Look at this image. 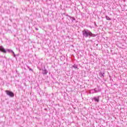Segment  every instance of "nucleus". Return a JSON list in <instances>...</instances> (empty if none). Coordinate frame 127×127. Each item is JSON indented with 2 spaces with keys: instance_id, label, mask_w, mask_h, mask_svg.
Listing matches in <instances>:
<instances>
[{
  "instance_id": "f257e3e1",
  "label": "nucleus",
  "mask_w": 127,
  "mask_h": 127,
  "mask_svg": "<svg viewBox=\"0 0 127 127\" xmlns=\"http://www.w3.org/2000/svg\"><path fill=\"white\" fill-rule=\"evenodd\" d=\"M83 35H84V36H85V37H88V36H93V34L91 32H88L86 30H84L83 32Z\"/></svg>"
},
{
  "instance_id": "f03ea898",
  "label": "nucleus",
  "mask_w": 127,
  "mask_h": 127,
  "mask_svg": "<svg viewBox=\"0 0 127 127\" xmlns=\"http://www.w3.org/2000/svg\"><path fill=\"white\" fill-rule=\"evenodd\" d=\"M5 93L8 96H9V97H11V98H13V97H14V94L13 93V92L11 91L6 90Z\"/></svg>"
},
{
  "instance_id": "7ed1b4c3",
  "label": "nucleus",
  "mask_w": 127,
  "mask_h": 127,
  "mask_svg": "<svg viewBox=\"0 0 127 127\" xmlns=\"http://www.w3.org/2000/svg\"><path fill=\"white\" fill-rule=\"evenodd\" d=\"M0 51L3 53H6V51H5V49H4L3 48H0Z\"/></svg>"
},
{
  "instance_id": "20e7f679",
  "label": "nucleus",
  "mask_w": 127,
  "mask_h": 127,
  "mask_svg": "<svg viewBox=\"0 0 127 127\" xmlns=\"http://www.w3.org/2000/svg\"><path fill=\"white\" fill-rule=\"evenodd\" d=\"M93 100H94L95 102H97V103H99V102H100L99 97H98L97 98L96 97H94Z\"/></svg>"
},
{
  "instance_id": "39448f33",
  "label": "nucleus",
  "mask_w": 127,
  "mask_h": 127,
  "mask_svg": "<svg viewBox=\"0 0 127 127\" xmlns=\"http://www.w3.org/2000/svg\"><path fill=\"white\" fill-rule=\"evenodd\" d=\"M47 73H48V72L46 70V69H45L44 70L43 74H44L45 75H46V74H47Z\"/></svg>"
},
{
  "instance_id": "423d86ee",
  "label": "nucleus",
  "mask_w": 127,
  "mask_h": 127,
  "mask_svg": "<svg viewBox=\"0 0 127 127\" xmlns=\"http://www.w3.org/2000/svg\"><path fill=\"white\" fill-rule=\"evenodd\" d=\"M107 20H111V18H109L108 16H106Z\"/></svg>"
},
{
  "instance_id": "0eeeda50",
  "label": "nucleus",
  "mask_w": 127,
  "mask_h": 127,
  "mask_svg": "<svg viewBox=\"0 0 127 127\" xmlns=\"http://www.w3.org/2000/svg\"><path fill=\"white\" fill-rule=\"evenodd\" d=\"M101 75H103V73H101Z\"/></svg>"
},
{
  "instance_id": "6e6552de",
  "label": "nucleus",
  "mask_w": 127,
  "mask_h": 127,
  "mask_svg": "<svg viewBox=\"0 0 127 127\" xmlns=\"http://www.w3.org/2000/svg\"><path fill=\"white\" fill-rule=\"evenodd\" d=\"M74 68H77V67H75Z\"/></svg>"
}]
</instances>
